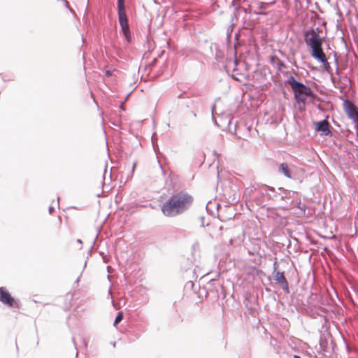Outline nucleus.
Masks as SVG:
<instances>
[{
  "label": "nucleus",
  "instance_id": "nucleus-12",
  "mask_svg": "<svg viewBox=\"0 0 358 358\" xmlns=\"http://www.w3.org/2000/svg\"><path fill=\"white\" fill-rule=\"evenodd\" d=\"M320 62L322 63V64L324 65L325 70L329 71L331 67H330L329 63L328 62L327 58L325 57V61Z\"/></svg>",
  "mask_w": 358,
  "mask_h": 358
},
{
  "label": "nucleus",
  "instance_id": "nucleus-15",
  "mask_svg": "<svg viewBox=\"0 0 358 358\" xmlns=\"http://www.w3.org/2000/svg\"><path fill=\"white\" fill-rule=\"evenodd\" d=\"M106 74L108 76H110L112 75L111 72L110 71H106Z\"/></svg>",
  "mask_w": 358,
  "mask_h": 358
},
{
  "label": "nucleus",
  "instance_id": "nucleus-6",
  "mask_svg": "<svg viewBox=\"0 0 358 358\" xmlns=\"http://www.w3.org/2000/svg\"><path fill=\"white\" fill-rule=\"evenodd\" d=\"M343 106L345 113L349 118L352 120V121L358 119V108L351 101H344Z\"/></svg>",
  "mask_w": 358,
  "mask_h": 358
},
{
  "label": "nucleus",
  "instance_id": "nucleus-18",
  "mask_svg": "<svg viewBox=\"0 0 358 358\" xmlns=\"http://www.w3.org/2000/svg\"><path fill=\"white\" fill-rule=\"evenodd\" d=\"M121 108H122V110H124V107L123 103H122V105H121Z\"/></svg>",
  "mask_w": 358,
  "mask_h": 358
},
{
  "label": "nucleus",
  "instance_id": "nucleus-1",
  "mask_svg": "<svg viewBox=\"0 0 358 358\" xmlns=\"http://www.w3.org/2000/svg\"><path fill=\"white\" fill-rule=\"evenodd\" d=\"M193 199L186 192L173 194L162 206L161 210L166 217H175L185 212L192 203Z\"/></svg>",
  "mask_w": 358,
  "mask_h": 358
},
{
  "label": "nucleus",
  "instance_id": "nucleus-4",
  "mask_svg": "<svg viewBox=\"0 0 358 358\" xmlns=\"http://www.w3.org/2000/svg\"><path fill=\"white\" fill-rule=\"evenodd\" d=\"M118 20L122 32L128 42L131 41V34L129 28L128 19L126 15L124 0H117Z\"/></svg>",
  "mask_w": 358,
  "mask_h": 358
},
{
  "label": "nucleus",
  "instance_id": "nucleus-16",
  "mask_svg": "<svg viewBox=\"0 0 358 358\" xmlns=\"http://www.w3.org/2000/svg\"><path fill=\"white\" fill-rule=\"evenodd\" d=\"M59 226L62 224V219L60 217H59Z\"/></svg>",
  "mask_w": 358,
  "mask_h": 358
},
{
  "label": "nucleus",
  "instance_id": "nucleus-7",
  "mask_svg": "<svg viewBox=\"0 0 358 358\" xmlns=\"http://www.w3.org/2000/svg\"><path fill=\"white\" fill-rule=\"evenodd\" d=\"M315 129L317 131L320 132L322 136H331V131L330 130V124L327 120L317 122L314 123Z\"/></svg>",
  "mask_w": 358,
  "mask_h": 358
},
{
  "label": "nucleus",
  "instance_id": "nucleus-5",
  "mask_svg": "<svg viewBox=\"0 0 358 358\" xmlns=\"http://www.w3.org/2000/svg\"><path fill=\"white\" fill-rule=\"evenodd\" d=\"M0 301L8 307L19 308V302L11 296L8 290L4 287H0Z\"/></svg>",
  "mask_w": 358,
  "mask_h": 358
},
{
  "label": "nucleus",
  "instance_id": "nucleus-17",
  "mask_svg": "<svg viewBox=\"0 0 358 358\" xmlns=\"http://www.w3.org/2000/svg\"><path fill=\"white\" fill-rule=\"evenodd\" d=\"M156 62H157V58H155L152 64L154 65Z\"/></svg>",
  "mask_w": 358,
  "mask_h": 358
},
{
  "label": "nucleus",
  "instance_id": "nucleus-13",
  "mask_svg": "<svg viewBox=\"0 0 358 358\" xmlns=\"http://www.w3.org/2000/svg\"><path fill=\"white\" fill-rule=\"evenodd\" d=\"M299 208L301 210V213H297L298 214H305V206H299Z\"/></svg>",
  "mask_w": 358,
  "mask_h": 358
},
{
  "label": "nucleus",
  "instance_id": "nucleus-14",
  "mask_svg": "<svg viewBox=\"0 0 358 358\" xmlns=\"http://www.w3.org/2000/svg\"><path fill=\"white\" fill-rule=\"evenodd\" d=\"M353 122H355V127H356V129H357V136H358V119H357V120H355V121H353Z\"/></svg>",
  "mask_w": 358,
  "mask_h": 358
},
{
  "label": "nucleus",
  "instance_id": "nucleus-10",
  "mask_svg": "<svg viewBox=\"0 0 358 358\" xmlns=\"http://www.w3.org/2000/svg\"><path fill=\"white\" fill-rule=\"evenodd\" d=\"M123 313L119 312L117 315L116 316L115 321H114V326H116L119 322H120L123 319Z\"/></svg>",
  "mask_w": 358,
  "mask_h": 358
},
{
  "label": "nucleus",
  "instance_id": "nucleus-3",
  "mask_svg": "<svg viewBox=\"0 0 358 358\" xmlns=\"http://www.w3.org/2000/svg\"><path fill=\"white\" fill-rule=\"evenodd\" d=\"M288 84L292 89L295 98L298 102L304 103L308 96L315 98V94H313L311 89L303 83L296 81L293 76H290Z\"/></svg>",
  "mask_w": 358,
  "mask_h": 358
},
{
  "label": "nucleus",
  "instance_id": "nucleus-2",
  "mask_svg": "<svg viewBox=\"0 0 358 358\" xmlns=\"http://www.w3.org/2000/svg\"><path fill=\"white\" fill-rule=\"evenodd\" d=\"M305 41L311 49V55L319 62L325 61L324 54L322 45V39L314 29L308 31L305 34Z\"/></svg>",
  "mask_w": 358,
  "mask_h": 358
},
{
  "label": "nucleus",
  "instance_id": "nucleus-8",
  "mask_svg": "<svg viewBox=\"0 0 358 358\" xmlns=\"http://www.w3.org/2000/svg\"><path fill=\"white\" fill-rule=\"evenodd\" d=\"M274 280L280 284L284 289H288V282L282 272H276L274 275Z\"/></svg>",
  "mask_w": 358,
  "mask_h": 358
},
{
  "label": "nucleus",
  "instance_id": "nucleus-19",
  "mask_svg": "<svg viewBox=\"0 0 358 358\" xmlns=\"http://www.w3.org/2000/svg\"><path fill=\"white\" fill-rule=\"evenodd\" d=\"M294 358H301V357L299 356H298V355H294Z\"/></svg>",
  "mask_w": 358,
  "mask_h": 358
},
{
  "label": "nucleus",
  "instance_id": "nucleus-11",
  "mask_svg": "<svg viewBox=\"0 0 358 358\" xmlns=\"http://www.w3.org/2000/svg\"><path fill=\"white\" fill-rule=\"evenodd\" d=\"M259 8L261 10H266L269 6L270 3H264V2H260L259 3Z\"/></svg>",
  "mask_w": 358,
  "mask_h": 358
},
{
  "label": "nucleus",
  "instance_id": "nucleus-9",
  "mask_svg": "<svg viewBox=\"0 0 358 358\" xmlns=\"http://www.w3.org/2000/svg\"><path fill=\"white\" fill-rule=\"evenodd\" d=\"M279 171L283 173L287 178H291V173L289 169V166L285 163H282L279 166Z\"/></svg>",
  "mask_w": 358,
  "mask_h": 358
}]
</instances>
